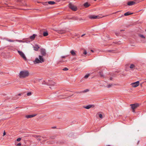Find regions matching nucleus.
<instances>
[{"instance_id":"f257e3e1","label":"nucleus","mask_w":146,"mask_h":146,"mask_svg":"<svg viewBox=\"0 0 146 146\" xmlns=\"http://www.w3.org/2000/svg\"><path fill=\"white\" fill-rule=\"evenodd\" d=\"M29 75V73L28 71H21L20 72L19 76L20 78H23L28 76Z\"/></svg>"},{"instance_id":"f03ea898","label":"nucleus","mask_w":146,"mask_h":146,"mask_svg":"<svg viewBox=\"0 0 146 146\" xmlns=\"http://www.w3.org/2000/svg\"><path fill=\"white\" fill-rule=\"evenodd\" d=\"M56 83L54 82L52 80H48L47 82H46L45 81L43 82V84H46L49 86H54L55 85Z\"/></svg>"},{"instance_id":"7ed1b4c3","label":"nucleus","mask_w":146,"mask_h":146,"mask_svg":"<svg viewBox=\"0 0 146 146\" xmlns=\"http://www.w3.org/2000/svg\"><path fill=\"white\" fill-rule=\"evenodd\" d=\"M68 6L70 9L74 11H76L77 10V7L71 3H70L69 4Z\"/></svg>"},{"instance_id":"20e7f679","label":"nucleus","mask_w":146,"mask_h":146,"mask_svg":"<svg viewBox=\"0 0 146 146\" xmlns=\"http://www.w3.org/2000/svg\"><path fill=\"white\" fill-rule=\"evenodd\" d=\"M102 17H103L102 16V15H90L89 16V18L91 19H99L101 18Z\"/></svg>"},{"instance_id":"39448f33","label":"nucleus","mask_w":146,"mask_h":146,"mask_svg":"<svg viewBox=\"0 0 146 146\" xmlns=\"http://www.w3.org/2000/svg\"><path fill=\"white\" fill-rule=\"evenodd\" d=\"M18 52L20 56L25 60H27V58L26 57L25 55L20 50H18Z\"/></svg>"},{"instance_id":"423d86ee","label":"nucleus","mask_w":146,"mask_h":146,"mask_svg":"<svg viewBox=\"0 0 146 146\" xmlns=\"http://www.w3.org/2000/svg\"><path fill=\"white\" fill-rule=\"evenodd\" d=\"M40 53L42 56H45L47 54L46 50L45 49L41 48L40 49Z\"/></svg>"},{"instance_id":"0eeeda50","label":"nucleus","mask_w":146,"mask_h":146,"mask_svg":"<svg viewBox=\"0 0 146 146\" xmlns=\"http://www.w3.org/2000/svg\"><path fill=\"white\" fill-rule=\"evenodd\" d=\"M139 81H137L135 82L132 83L131 84V85L133 87H136L139 86Z\"/></svg>"},{"instance_id":"6e6552de","label":"nucleus","mask_w":146,"mask_h":146,"mask_svg":"<svg viewBox=\"0 0 146 146\" xmlns=\"http://www.w3.org/2000/svg\"><path fill=\"white\" fill-rule=\"evenodd\" d=\"M19 2L20 5L22 6H26L27 5L24 0H18Z\"/></svg>"},{"instance_id":"1a4fd4ad","label":"nucleus","mask_w":146,"mask_h":146,"mask_svg":"<svg viewBox=\"0 0 146 146\" xmlns=\"http://www.w3.org/2000/svg\"><path fill=\"white\" fill-rule=\"evenodd\" d=\"M130 106H131V108L132 110L135 109L137 107H138L139 106V104H138L136 103L135 104H131Z\"/></svg>"},{"instance_id":"9d476101","label":"nucleus","mask_w":146,"mask_h":146,"mask_svg":"<svg viewBox=\"0 0 146 146\" xmlns=\"http://www.w3.org/2000/svg\"><path fill=\"white\" fill-rule=\"evenodd\" d=\"M94 107V105H89L86 106H84L83 108L87 109H89L90 108H93Z\"/></svg>"},{"instance_id":"9b49d317","label":"nucleus","mask_w":146,"mask_h":146,"mask_svg":"<svg viewBox=\"0 0 146 146\" xmlns=\"http://www.w3.org/2000/svg\"><path fill=\"white\" fill-rule=\"evenodd\" d=\"M43 56L42 55H39V58L41 62V63H42L44 62V60L43 58Z\"/></svg>"},{"instance_id":"f8f14e48","label":"nucleus","mask_w":146,"mask_h":146,"mask_svg":"<svg viewBox=\"0 0 146 146\" xmlns=\"http://www.w3.org/2000/svg\"><path fill=\"white\" fill-rule=\"evenodd\" d=\"M36 114H34L30 115H27L25 116V117L27 118H30L36 116Z\"/></svg>"},{"instance_id":"ddd939ff","label":"nucleus","mask_w":146,"mask_h":146,"mask_svg":"<svg viewBox=\"0 0 146 146\" xmlns=\"http://www.w3.org/2000/svg\"><path fill=\"white\" fill-rule=\"evenodd\" d=\"M103 70H100L99 73L100 77L104 78H105V77L104 75L103 74Z\"/></svg>"},{"instance_id":"4468645a","label":"nucleus","mask_w":146,"mask_h":146,"mask_svg":"<svg viewBox=\"0 0 146 146\" xmlns=\"http://www.w3.org/2000/svg\"><path fill=\"white\" fill-rule=\"evenodd\" d=\"M135 2L134 1H128L127 3V5H128L131 6L135 4Z\"/></svg>"},{"instance_id":"2eb2a0df","label":"nucleus","mask_w":146,"mask_h":146,"mask_svg":"<svg viewBox=\"0 0 146 146\" xmlns=\"http://www.w3.org/2000/svg\"><path fill=\"white\" fill-rule=\"evenodd\" d=\"M34 63L35 64H36L37 63H41L39 59L38 58H35V61H34Z\"/></svg>"},{"instance_id":"dca6fc26","label":"nucleus","mask_w":146,"mask_h":146,"mask_svg":"<svg viewBox=\"0 0 146 146\" xmlns=\"http://www.w3.org/2000/svg\"><path fill=\"white\" fill-rule=\"evenodd\" d=\"M33 48L35 50L37 51L38 49L40 48V47L38 45L36 44L35 46L33 47Z\"/></svg>"},{"instance_id":"f3484780","label":"nucleus","mask_w":146,"mask_h":146,"mask_svg":"<svg viewBox=\"0 0 146 146\" xmlns=\"http://www.w3.org/2000/svg\"><path fill=\"white\" fill-rule=\"evenodd\" d=\"M36 35L35 34H33L32 36H30V38L31 40H34L36 36Z\"/></svg>"},{"instance_id":"a211bd4d","label":"nucleus","mask_w":146,"mask_h":146,"mask_svg":"<svg viewBox=\"0 0 146 146\" xmlns=\"http://www.w3.org/2000/svg\"><path fill=\"white\" fill-rule=\"evenodd\" d=\"M70 53L72 56H75L76 55V53L74 50H71L70 51Z\"/></svg>"},{"instance_id":"6ab92c4d","label":"nucleus","mask_w":146,"mask_h":146,"mask_svg":"<svg viewBox=\"0 0 146 146\" xmlns=\"http://www.w3.org/2000/svg\"><path fill=\"white\" fill-rule=\"evenodd\" d=\"M83 5L86 8H87L89 7L90 5L88 2H86Z\"/></svg>"},{"instance_id":"aec40b11","label":"nucleus","mask_w":146,"mask_h":146,"mask_svg":"<svg viewBox=\"0 0 146 146\" xmlns=\"http://www.w3.org/2000/svg\"><path fill=\"white\" fill-rule=\"evenodd\" d=\"M133 13H131L130 12H128L124 13V15L125 16H127L129 15H132Z\"/></svg>"},{"instance_id":"412c9836","label":"nucleus","mask_w":146,"mask_h":146,"mask_svg":"<svg viewBox=\"0 0 146 146\" xmlns=\"http://www.w3.org/2000/svg\"><path fill=\"white\" fill-rule=\"evenodd\" d=\"M46 3H48V4L50 5H54L56 3L54 1H49Z\"/></svg>"},{"instance_id":"4be33fe9","label":"nucleus","mask_w":146,"mask_h":146,"mask_svg":"<svg viewBox=\"0 0 146 146\" xmlns=\"http://www.w3.org/2000/svg\"><path fill=\"white\" fill-rule=\"evenodd\" d=\"M68 19H72L73 20H77L78 19V18L77 17H74L71 18H69Z\"/></svg>"},{"instance_id":"5701e85b","label":"nucleus","mask_w":146,"mask_h":146,"mask_svg":"<svg viewBox=\"0 0 146 146\" xmlns=\"http://www.w3.org/2000/svg\"><path fill=\"white\" fill-rule=\"evenodd\" d=\"M48 35V33L47 31H44L43 32V36H46Z\"/></svg>"},{"instance_id":"b1692460","label":"nucleus","mask_w":146,"mask_h":146,"mask_svg":"<svg viewBox=\"0 0 146 146\" xmlns=\"http://www.w3.org/2000/svg\"><path fill=\"white\" fill-rule=\"evenodd\" d=\"M56 136L57 135H54L50 137V139H54L56 138Z\"/></svg>"},{"instance_id":"393cba45","label":"nucleus","mask_w":146,"mask_h":146,"mask_svg":"<svg viewBox=\"0 0 146 146\" xmlns=\"http://www.w3.org/2000/svg\"><path fill=\"white\" fill-rule=\"evenodd\" d=\"M32 136L35 138L36 139L37 138V137H41V136L37 135H32Z\"/></svg>"},{"instance_id":"a878e982","label":"nucleus","mask_w":146,"mask_h":146,"mask_svg":"<svg viewBox=\"0 0 146 146\" xmlns=\"http://www.w3.org/2000/svg\"><path fill=\"white\" fill-rule=\"evenodd\" d=\"M135 67V65L133 64H131L130 66V68L131 69L134 68Z\"/></svg>"},{"instance_id":"bb28decb","label":"nucleus","mask_w":146,"mask_h":146,"mask_svg":"<svg viewBox=\"0 0 146 146\" xmlns=\"http://www.w3.org/2000/svg\"><path fill=\"white\" fill-rule=\"evenodd\" d=\"M58 33H65V31L64 30H60V31H58Z\"/></svg>"},{"instance_id":"cd10ccee","label":"nucleus","mask_w":146,"mask_h":146,"mask_svg":"<svg viewBox=\"0 0 146 146\" xmlns=\"http://www.w3.org/2000/svg\"><path fill=\"white\" fill-rule=\"evenodd\" d=\"M139 36L143 38H145V36L143 35H141V34H139Z\"/></svg>"},{"instance_id":"c85d7f7f","label":"nucleus","mask_w":146,"mask_h":146,"mask_svg":"<svg viewBox=\"0 0 146 146\" xmlns=\"http://www.w3.org/2000/svg\"><path fill=\"white\" fill-rule=\"evenodd\" d=\"M89 91V90L86 89L82 92V93H85Z\"/></svg>"},{"instance_id":"c756f323","label":"nucleus","mask_w":146,"mask_h":146,"mask_svg":"<svg viewBox=\"0 0 146 146\" xmlns=\"http://www.w3.org/2000/svg\"><path fill=\"white\" fill-rule=\"evenodd\" d=\"M90 75V74H86L84 77V78H87Z\"/></svg>"},{"instance_id":"7c9ffc66","label":"nucleus","mask_w":146,"mask_h":146,"mask_svg":"<svg viewBox=\"0 0 146 146\" xmlns=\"http://www.w3.org/2000/svg\"><path fill=\"white\" fill-rule=\"evenodd\" d=\"M32 94V93L31 92H29L27 93V95L28 96H31Z\"/></svg>"},{"instance_id":"2f4dec72","label":"nucleus","mask_w":146,"mask_h":146,"mask_svg":"<svg viewBox=\"0 0 146 146\" xmlns=\"http://www.w3.org/2000/svg\"><path fill=\"white\" fill-rule=\"evenodd\" d=\"M37 137V138L36 139L38 141H40L41 140V139L40 138V137Z\"/></svg>"},{"instance_id":"473e14b6","label":"nucleus","mask_w":146,"mask_h":146,"mask_svg":"<svg viewBox=\"0 0 146 146\" xmlns=\"http://www.w3.org/2000/svg\"><path fill=\"white\" fill-rule=\"evenodd\" d=\"M87 53L86 51V50L84 49V52H83V54L85 55H86L87 54Z\"/></svg>"},{"instance_id":"72a5a7b5","label":"nucleus","mask_w":146,"mask_h":146,"mask_svg":"<svg viewBox=\"0 0 146 146\" xmlns=\"http://www.w3.org/2000/svg\"><path fill=\"white\" fill-rule=\"evenodd\" d=\"M68 70V69L67 68L65 67L63 69L64 71H67Z\"/></svg>"},{"instance_id":"f704fd0d","label":"nucleus","mask_w":146,"mask_h":146,"mask_svg":"<svg viewBox=\"0 0 146 146\" xmlns=\"http://www.w3.org/2000/svg\"><path fill=\"white\" fill-rule=\"evenodd\" d=\"M107 51L110 52H111L112 53H114V51L113 50H108Z\"/></svg>"},{"instance_id":"c9c22d12","label":"nucleus","mask_w":146,"mask_h":146,"mask_svg":"<svg viewBox=\"0 0 146 146\" xmlns=\"http://www.w3.org/2000/svg\"><path fill=\"white\" fill-rule=\"evenodd\" d=\"M21 140V138H19L17 139V141H19Z\"/></svg>"},{"instance_id":"e433bc0d","label":"nucleus","mask_w":146,"mask_h":146,"mask_svg":"<svg viewBox=\"0 0 146 146\" xmlns=\"http://www.w3.org/2000/svg\"><path fill=\"white\" fill-rule=\"evenodd\" d=\"M99 117L101 118H102L103 117L102 115V114H100L99 115Z\"/></svg>"},{"instance_id":"4c0bfd02","label":"nucleus","mask_w":146,"mask_h":146,"mask_svg":"<svg viewBox=\"0 0 146 146\" xmlns=\"http://www.w3.org/2000/svg\"><path fill=\"white\" fill-rule=\"evenodd\" d=\"M112 86V84H109L108 86V88H109L111 87Z\"/></svg>"},{"instance_id":"58836bf2","label":"nucleus","mask_w":146,"mask_h":146,"mask_svg":"<svg viewBox=\"0 0 146 146\" xmlns=\"http://www.w3.org/2000/svg\"><path fill=\"white\" fill-rule=\"evenodd\" d=\"M7 40L9 42H13L14 41V40H11V39H8Z\"/></svg>"},{"instance_id":"ea45409f","label":"nucleus","mask_w":146,"mask_h":146,"mask_svg":"<svg viewBox=\"0 0 146 146\" xmlns=\"http://www.w3.org/2000/svg\"><path fill=\"white\" fill-rule=\"evenodd\" d=\"M17 41L19 42H23L21 40H16Z\"/></svg>"},{"instance_id":"a19ab883","label":"nucleus","mask_w":146,"mask_h":146,"mask_svg":"<svg viewBox=\"0 0 146 146\" xmlns=\"http://www.w3.org/2000/svg\"><path fill=\"white\" fill-rule=\"evenodd\" d=\"M21 145V144L20 143H18L17 145V146H20Z\"/></svg>"},{"instance_id":"79ce46f5","label":"nucleus","mask_w":146,"mask_h":146,"mask_svg":"<svg viewBox=\"0 0 146 146\" xmlns=\"http://www.w3.org/2000/svg\"><path fill=\"white\" fill-rule=\"evenodd\" d=\"M68 56V55H67L66 56H61V58H65L66 57H67Z\"/></svg>"},{"instance_id":"37998d69","label":"nucleus","mask_w":146,"mask_h":146,"mask_svg":"<svg viewBox=\"0 0 146 146\" xmlns=\"http://www.w3.org/2000/svg\"><path fill=\"white\" fill-rule=\"evenodd\" d=\"M58 143H60V144H64V142L62 141H60Z\"/></svg>"},{"instance_id":"c03bdc74","label":"nucleus","mask_w":146,"mask_h":146,"mask_svg":"<svg viewBox=\"0 0 146 146\" xmlns=\"http://www.w3.org/2000/svg\"><path fill=\"white\" fill-rule=\"evenodd\" d=\"M6 134V132L5 131H4V132H3V136H4V135H5Z\"/></svg>"},{"instance_id":"a18cd8bd","label":"nucleus","mask_w":146,"mask_h":146,"mask_svg":"<svg viewBox=\"0 0 146 146\" xmlns=\"http://www.w3.org/2000/svg\"><path fill=\"white\" fill-rule=\"evenodd\" d=\"M75 93L77 94H78V93H82V92H75Z\"/></svg>"},{"instance_id":"49530a36","label":"nucleus","mask_w":146,"mask_h":146,"mask_svg":"<svg viewBox=\"0 0 146 146\" xmlns=\"http://www.w3.org/2000/svg\"><path fill=\"white\" fill-rule=\"evenodd\" d=\"M56 128V126L53 127H52V129H55Z\"/></svg>"},{"instance_id":"de8ad7c7","label":"nucleus","mask_w":146,"mask_h":146,"mask_svg":"<svg viewBox=\"0 0 146 146\" xmlns=\"http://www.w3.org/2000/svg\"><path fill=\"white\" fill-rule=\"evenodd\" d=\"M132 111L133 112H135V109L132 110Z\"/></svg>"},{"instance_id":"09e8293b","label":"nucleus","mask_w":146,"mask_h":146,"mask_svg":"<svg viewBox=\"0 0 146 146\" xmlns=\"http://www.w3.org/2000/svg\"><path fill=\"white\" fill-rule=\"evenodd\" d=\"M42 138L43 139H44V138H46V137H44V136H42Z\"/></svg>"},{"instance_id":"8fccbe9b","label":"nucleus","mask_w":146,"mask_h":146,"mask_svg":"<svg viewBox=\"0 0 146 146\" xmlns=\"http://www.w3.org/2000/svg\"><path fill=\"white\" fill-rule=\"evenodd\" d=\"M113 78L112 77L110 78V80H112Z\"/></svg>"},{"instance_id":"3c124183","label":"nucleus","mask_w":146,"mask_h":146,"mask_svg":"<svg viewBox=\"0 0 146 146\" xmlns=\"http://www.w3.org/2000/svg\"><path fill=\"white\" fill-rule=\"evenodd\" d=\"M21 94L20 93V94H18V95L19 96H21Z\"/></svg>"},{"instance_id":"603ef678","label":"nucleus","mask_w":146,"mask_h":146,"mask_svg":"<svg viewBox=\"0 0 146 146\" xmlns=\"http://www.w3.org/2000/svg\"><path fill=\"white\" fill-rule=\"evenodd\" d=\"M84 35H85V34H83L81 35V36L82 37Z\"/></svg>"},{"instance_id":"864d4df0","label":"nucleus","mask_w":146,"mask_h":146,"mask_svg":"<svg viewBox=\"0 0 146 146\" xmlns=\"http://www.w3.org/2000/svg\"><path fill=\"white\" fill-rule=\"evenodd\" d=\"M139 142V141H138L137 142V144L138 145Z\"/></svg>"},{"instance_id":"5fc2aeb1","label":"nucleus","mask_w":146,"mask_h":146,"mask_svg":"<svg viewBox=\"0 0 146 146\" xmlns=\"http://www.w3.org/2000/svg\"><path fill=\"white\" fill-rule=\"evenodd\" d=\"M91 52H94V50H91Z\"/></svg>"},{"instance_id":"6e6d98bb","label":"nucleus","mask_w":146,"mask_h":146,"mask_svg":"<svg viewBox=\"0 0 146 146\" xmlns=\"http://www.w3.org/2000/svg\"><path fill=\"white\" fill-rule=\"evenodd\" d=\"M115 72H117V73H118V72H119V71H116Z\"/></svg>"},{"instance_id":"4d7b16f0","label":"nucleus","mask_w":146,"mask_h":146,"mask_svg":"<svg viewBox=\"0 0 146 146\" xmlns=\"http://www.w3.org/2000/svg\"><path fill=\"white\" fill-rule=\"evenodd\" d=\"M122 75L123 76H125V75H124V74H122Z\"/></svg>"},{"instance_id":"13d9d810","label":"nucleus","mask_w":146,"mask_h":146,"mask_svg":"<svg viewBox=\"0 0 146 146\" xmlns=\"http://www.w3.org/2000/svg\"><path fill=\"white\" fill-rule=\"evenodd\" d=\"M123 31V30H121V32L122 31Z\"/></svg>"},{"instance_id":"bf43d9fd","label":"nucleus","mask_w":146,"mask_h":146,"mask_svg":"<svg viewBox=\"0 0 146 146\" xmlns=\"http://www.w3.org/2000/svg\"><path fill=\"white\" fill-rule=\"evenodd\" d=\"M107 146H110V145H108Z\"/></svg>"},{"instance_id":"052dcab7","label":"nucleus","mask_w":146,"mask_h":146,"mask_svg":"<svg viewBox=\"0 0 146 146\" xmlns=\"http://www.w3.org/2000/svg\"><path fill=\"white\" fill-rule=\"evenodd\" d=\"M96 0H94V1H96Z\"/></svg>"},{"instance_id":"680f3d73","label":"nucleus","mask_w":146,"mask_h":146,"mask_svg":"<svg viewBox=\"0 0 146 146\" xmlns=\"http://www.w3.org/2000/svg\"><path fill=\"white\" fill-rule=\"evenodd\" d=\"M145 31H146V29H145Z\"/></svg>"}]
</instances>
